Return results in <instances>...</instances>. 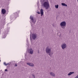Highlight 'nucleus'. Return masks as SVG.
Returning <instances> with one entry per match:
<instances>
[{
	"label": "nucleus",
	"mask_w": 78,
	"mask_h": 78,
	"mask_svg": "<svg viewBox=\"0 0 78 78\" xmlns=\"http://www.w3.org/2000/svg\"><path fill=\"white\" fill-rule=\"evenodd\" d=\"M30 19L33 23H35L36 21L34 19V17L32 16H31L30 17Z\"/></svg>",
	"instance_id": "6"
},
{
	"label": "nucleus",
	"mask_w": 78,
	"mask_h": 78,
	"mask_svg": "<svg viewBox=\"0 0 78 78\" xmlns=\"http://www.w3.org/2000/svg\"><path fill=\"white\" fill-rule=\"evenodd\" d=\"M37 5H39V2H38L37 3Z\"/></svg>",
	"instance_id": "25"
},
{
	"label": "nucleus",
	"mask_w": 78,
	"mask_h": 78,
	"mask_svg": "<svg viewBox=\"0 0 78 78\" xmlns=\"http://www.w3.org/2000/svg\"><path fill=\"white\" fill-rule=\"evenodd\" d=\"M5 71L8 72V70H7V69H5Z\"/></svg>",
	"instance_id": "22"
},
{
	"label": "nucleus",
	"mask_w": 78,
	"mask_h": 78,
	"mask_svg": "<svg viewBox=\"0 0 78 78\" xmlns=\"http://www.w3.org/2000/svg\"><path fill=\"white\" fill-rule=\"evenodd\" d=\"M61 47L64 50V49L67 48V44L66 43H63L61 45Z\"/></svg>",
	"instance_id": "7"
},
{
	"label": "nucleus",
	"mask_w": 78,
	"mask_h": 78,
	"mask_svg": "<svg viewBox=\"0 0 78 78\" xmlns=\"http://www.w3.org/2000/svg\"><path fill=\"white\" fill-rule=\"evenodd\" d=\"M14 16H15V17H17L18 16V13H17V12H16L14 13Z\"/></svg>",
	"instance_id": "13"
},
{
	"label": "nucleus",
	"mask_w": 78,
	"mask_h": 78,
	"mask_svg": "<svg viewBox=\"0 0 78 78\" xmlns=\"http://www.w3.org/2000/svg\"><path fill=\"white\" fill-rule=\"evenodd\" d=\"M4 65H5V66H7V64L6 63V62H4Z\"/></svg>",
	"instance_id": "18"
},
{
	"label": "nucleus",
	"mask_w": 78,
	"mask_h": 78,
	"mask_svg": "<svg viewBox=\"0 0 78 78\" xmlns=\"http://www.w3.org/2000/svg\"><path fill=\"white\" fill-rule=\"evenodd\" d=\"M62 5L64 6H67V5L64 3H62Z\"/></svg>",
	"instance_id": "15"
},
{
	"label": "nucleus",
	"mask_w": 78,
	"mask_h": 78,
	"mask_svg": "<svg viewBox=\"0 0 78 78\" xmlns=\"http://www.w3.org/2000/svg\"><path fill=\"white\" fill-rule=\"evenodd\" d=\"M27 47H28L27 48L28 51L29 53L30 54H32L33 53V50L31 48L29 49V44H28V39L27 40Z\"/></svg>",
	"instance_id": "4"
},
{
	"label": "nucleus",
	"mask_w": 78,
	"mask_h": 78,
	"mask_svg": "<svg viewBox=\"0 0 78 78\" xmlns=\"http://www.w3.org/2000/svg\"><path fill=\"white\" fill-rule=\"evenodd\" d=\"M29 57H28L27 58H26V60H29Z\"/></svg>",
	"instance_id": "20"
},
{
	"label": "nucleus",
	"mask_w": 78,
	"mask_h": 78,
	"mask_svg": "<svg viewBox=\"0 0 78 78\" xmlns=\"http://www.w3.org/2000/svg\"><path fill=\"white\" fill-rule=\"evenodd\" d=\"M45 51L47 54H48L50 56L53 54V52H51V48L49 46H48L46 48Z\"/></svg>",
	"instance_id": "2"
},
{
	"label": "nucleus",
	"mask_w": 78,
	"mask_h": 78,
	"mask_svg": "<svg viewBox=\"0 0 78 78\" xmlns=\"http://www.w3.org/2000/svg\"><path fill=\"white\" fill-rule=\"evenodd\" d=\"M0 61H1V60H0Z\"/></svg>",
	"instance_id": "27"
},
{
	"label": "nucleus",
	"mask_w": 78,
	"mask_h": 78,
	"mask_svg": "<svg viewBox=\"0 0 78 78\" xmlns=\"http://www.w3.org/2000/svg\"><path fill=\"white\" fill-rule=\"evenodd\" d=\"M37 14H41V13L39 12H37Z\"/></svg>",
	"instance_id": "21"
},
{
	"label": "nucleus",
	"mask_w": 78,
	"mask_h": 78,
	"mask_svg": "<svg viewBox=\"0 0 78 78\" xmlns=\"http://www.w3.org/2000/svg\"><path fill=\"white\" fill-rule=\"evenodd\" d=\"M31 27H33V24H32V23H31Z\"/></svg>",
	"instance_id": "24"
},
{
	"label": "nucleus",
	"mask_w": 78,
	"mask_h": 78,
	"mask_svg": "<svg viewBox=\"0 0 78 78\" xmlns=\"http://www.w3.org/2000/svg\"><path fill=\"white\" fill-rule=\"evenodd\" d=\"M11 62H10L9 63H7V66H8V65L9 66L11 65Z\"/></svg>",
	"instance_id": "17"
},
{
	"label": "nucleus",
	"mask_w": 78,
	"mask_h": 78,
	"mask_svg": "<svg viewBox=\"0 0 78 78\" xmlns=\"http://www.w3.org/2000/svg\"><path fill=\"white\" fill-rule=\"evenodd\" d=\"M66 24L67 23L66 21H62L60 25L62 29H65L66 27Z\"/></svg>",
	"instance_id": "5"
},
{
	"label": "nucleus",
	"mask_w": 78,
	"mask_h": 78,
	"mask_svg": "<svg viewBox=\"0 0 78 78\" xmlns=\"http://www.w3.org/2000/svg\"><path fill=\"white\" fill-rule=\"evenodd\" d=\"M15 67H17V64H16L15 65Z\"/></svg>",
	"instance_id": "23"
},
{
	"label": "nucleus",
	"mask_w": 78,
	"mask_h": 78,
	"mask_svg": "<svg viewBox=\"0 0 78 78\" xmlns=\"http://www.w3.org/2000/svg\"><path fill=\"white\" fill-rule=\"evenodd\" d=\"M38 52L39 53V51H38Z\"/></svg>",
	"instance_id": "26"
},
{
	"label": "nucleus",
	"mask_w": 78,
	"mask_h": 78,
	"mask_svg": "<svg viewBox=\"0 0 78 78\" xmlns=\"http://www.w3.org/2000/svg\"><path fill=\"white\" fill-rule=\"evenodd\" d=\"M73 73H74V72H70L68 74V75L70 76V75H71Z\"/></svg>",
	"instance_id": "14"
},
{
	"label": "nucleus",
	"mask_w": 78,
	"mask_h": 78,
	"mask_svg": "<svg viewBox=\"0 0 78 78\" xmlns=\"http://www.w3.org/2000/svg\"><path fill=\"white\" fill-rule=\"evenodd\" d=\"M50 74L51 75V76H54V77L55 76V73L53 72L50 73Z\"/></svg>",
	"instance_id": "12"
},
{
	"label": "nucleus",
	"mask_w": 78,
	"mask_h": 78,
	"mask_svg": "<svg viewBox=\"0 0 78 78\" xmlns=\"http://www.w3.org/2000/svg\"><path fill=\"white\" fill-rule=\"evenodd\" d=\"M32 77L33 78H35V76H34V75L33 74L32 75Z\"/></svg>",
	"instance_id": "19"
},
{
	"label": "nucleus",
	"mask_w": 78,
	"mask_h": 78,
	"mask_svg": "<svg viewBox=\"0 0 78 78\" xmlns=\"http://www.w3.org/2000/svg\"><path fill=\"white\" fill-rule=\"evenodd\" d=\"M55 6L56 9H58V8L59 7V5H55Z\"/></svg>",
	"instance_id": "16"
},
{
	"label": "nucleus",
	"mask_w": 78,
	"mask_h": 78,
	"mask_svg": "<svg viewBox=\"0 0 78 78\" xmlns=\"http://www.w3.org/2000/svg\"><path fill=\"white\" fill-rule=\"evenodd\" d=\"M2 13L3 14H5L6 13V10L4 9H3L2 10Z\"/></svg>",
	"instance_id": "11"
},
{
	"label": "nucleus",
	"mask_w": 78,
	"mask_h": 78,
	"mask_svg": "<svg viewBox=\"0 0 78 78\" xmlns=\"http://www.w3.org/2000/svg\"><path fill=\"white\" fill-rule=\"evenodd\" d=\"M43 2L42 5L44 8H45L46 9H48L50 7V3L48 2V0H43Z\"/></svg>",
	"instance_id": "1"
},
{
	"label": "nucleus",
	"mask_w": 78,
	"mask_h": 78,
	"mask_svg": "<svg viewBox=\"0 0 78 78\" xmlns=\"http://www.w3.org/2000/svg\"><path fill=\"white\" fill-rule=\"evenodd\" d=\"M27 64L29 66H30V67H34V65L32 63L27 62Z\"/></svg>",
	"instance_id": "8"
},
{
	"label": "nucleus",
	"mask_w": 78,
	"mask_h": 78,
	"mask_svg": "<svg viewBox=\"0 0 78 78\" xmlns=\"http://www.w3.org/2000/svg\"><path fill=\"white\" fill-rule=\"evenodd\" d=\"M8 32H7V31H5L2 34L3 36L2 38H3H3H5V37H6V34Z\"/></svg>",
	"instance_id": "9"
},
{
	"label": "nucleus",
	"mask_w": 78,
	"mask_h": 78,
	"mask_svg": "<svg viewBox=\"0 0 78 78\" xmlns=\"http://www.w3.org/2000/svg\"><path fill=\"white\" fill-rule=\"evenodd\" d=\"M37 37V34L36 33H33L31 34H30V39L31 42H33V39L35 40Z\"/></svg>",
	"instance_id": "3"
},
{
	"label": "nucleus",
	"mask_w": 78,
	"mask_h": 78,
	"mask_svg": "<svg viewBox=\"0 0 78 78\" xmlns=\"http://www.w3.org/2000/svg\"><path fill=\"white\" fill-rule=\"evenodd\" d=\"M41 14V16H42L44 14V10L43 9H41L40 10Z\"/></svg>",
	"instance_id": "10"
}]
</instances>
